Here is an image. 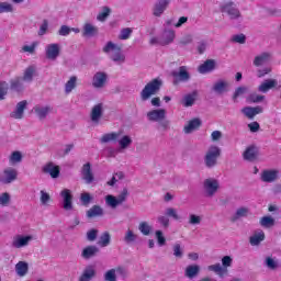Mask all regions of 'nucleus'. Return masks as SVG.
I'll return each mask as SVG.
<instances>
[{
	"mask_svg": "<svg viewBox=\"0 0 281 281\" xmlns=\"http://www.w3.org/2000/svg\"><path fill=\"white\" fill-rule=\"evenodd\" d=\"M233 265V259L231 256H224L222 258V266L221 263H214L210 265L207 267L209 271H213L215 274H217L221 279L225 278L229 273V268Z\"/></svg>",
	"mask_w": 281,
	"mask_h": 281,
	"instance_id": "f257e3e1",
	"label": "nucleus"
},
{
	"mask_svg": "<svg viewBox=\"0 0 281 281\" xmlns=\"http://www.w3.org/2000/svg\"><path fill=\"white\" fill-rule=\"evenodd\" d=\"M162 86V81L154 79L149 81L140 92L142 101H147L150 97L156 95Z\"/></svg>",
	"mask_w": 281,
	"mask_h": 281,
	"instance_id": "f03ea898",
	"label": "nucleus"
},
{
	"mask_svg": "<svg viewBox=\"0 0 281 281\" xmlns=\"http://www.w3.org/2000/svg\"><path fill=\"white\" fill-rule=\"evenodd\" d=\"M110 52H112L111 59L114 63L123 64L125 61V56L122 53V48L116 46L113 42H108L103 47L104 54H109Z\"/></svg>",
	"mask_w": 281,
	"mask_h": 281,
	"instance_id": "7ed1b4c3",
	"label": "nucleus"
},
{
	"mask_svg": "<svg viewBox=\"0 0 281 281\" xmlns=\"http://www.w3.org/2000/svg\"><path fill=\"white\" fill-rule=\"evenodd\" d=\"M128 195H130L128 189H123V191H121L117 198L111 194H108L105 196V204L108 206H111L112 209H117L119 205H122L126 201V198H128Z\"/></svg>",
	"mask_w": 281,
	"mask_h": 281,
	"instance_id": "20e7f679",
	"label": "nucleus"
},
{
	"mask_svg": "<svg viewBox=\"0 0 281 281\" xmlns=\"http://www.w3.org/2000/svg\"><path fill=\"white\" fill-rule=\"evenodd\" d=\"M221 157V149L216 145H211L205 156V165L207 168H213L217 165V160Z\"/></svg>",
	"mask_w": 281,
	"mask_h": 281,
	"instance_id": "39448f33",
	"label": "nucleus"
},
{
	"mask_svg": "<svg viewBox=\"0 0 281 281\" xmlns=\"http://www.w3.org/2000/svg\"><path fill=\"white\" fill-rule=\"evenodd\" d=\"M220 11L228 15L231 20H238L241 16V13L237 8V4L232 1L224 2L223 4H221Z\"/></svg>",
	"mask_w": 281,
	"mask_h": 281,
	"instance_id": "423d86ee",
	"label": "nucleus"
},
{
	"mask_svg": "<svg viewBox=\"0 0 281 281\" xmlns=\"http://www.w3.org/2000/svg\"><path fill=\"white\" fill-rule=\"evenodd\" d=\"M173 77V86H178L181 82H188L191 78V75L186 66H180L178 71L175 70L171 72Z\"/></svg>",
	"mask_w": 281,
	"mask_h": 281,
	"instance_id": "0eeeda50",
	"label": "nucleus"
},
{
	"mask_svg": "<svg viewBox=\"0 0 281 281\" xmlns=\"http://www.w3.org/2000/svg\"><path fill=\"white\" fill-rule=\"evenodd\" d=\"M81 176H82V180L86 181V183L90 184L94 182V173L91 170L90 162H87L81 167Z\"/></svg>",
	"mask_w": 281,
	"mask_h": 281,
	"instance_id": "6e6552de",
	"label": "nucleus"
},
{
	"mask_svg": "<svg viewBox=\"0 0 281 281\" xmlns=\"http://www.w3.org/2000/svg\"><path fill=\"white\" fill-rule=\"evenodd\" d=\"M44 175H50L53 179H58L60 176V167L54 166L53 162L46 164L42 169Z\"/></svg>",
	"mask_w": 281,
	"mask_h": 281,
	"instance_id": "1a4fd4ad",
	"label": "nucleus"
},
{
	"mask_svg": "<svg viewBox=\"0 0 281 281\" xmlns=\"http://www.w3.org/2000/svg\"><path fill=\"white\" fill-rule=\"evenodd\" d=\"M4 177H2V183H13L18 179V170L12 167H8L2 172Z\"/></svg>",
	"mask_w": 281,
	"mask_h": 281,
	"instance_id": "9d476101",
	"label": "nucleus"
},
{
	"mask_svg": "<svg viewBox=\"0 0 281 281\" xmlns=\"http://www.w3.org/2000/svg\"><path fill=\"white\" fill-rule=\"evenodd\" d=\"M243 114L248 119V120H254V117L258 114H261L263 112L262 106L257 105V106H245L241 110Z\"/></svg>",
	"mask_w": 281,
	"mask_h": 281,
	"instance_id": "9b49d317",
	"label": "nucleus"
},
{
	"mask_svg": "<svg viewBox=\"0 0 281 281\" xmlns=\"http://www.w3.org/2000/svg\"><path fill=\"white\" fill-rule=\"evenodd\" d=\"M216 68V61L214 59H206L204 61V64H201L198 68V71L201 75H206L210 74L212 71H214Z\"/></svg>",
	"mask_w": 281,
	"mask_h": 281,
	"instance_id": "f8f14e48",
	"label": "nucleus"
},
{
	"mask_svg": "<svg viewBox=\"0 0 281 281\" xmlns=\"http://www.w3.org/2000/svg\"><path fill=\"white\" fill-rule=\"evenodd\" d=\"M100 252V249L95 245H89L82 249L81 257L83 260H90Z\"/></svg>",
	"mask_w": 281,
	"mask_h": 281,
	"instance_id": "ddd939ff",
	"label": "nucleus"
},
{
	"mask_svg": "<svg viewBox=\"0 0 281 281\" xmlns=\"http://www.w3.org/2000/svg\"><path fill=\"white\" fill-rule=\"evenodd\" d=\"M167 111L164 109L151 110L147 113V117L151 122H159L166 120Z\"/></svg>",
	"mask_w": 281,
	"mask_h": 281,
	"instance_id": "4468645a",
	"label": "nucleus"
},
{
	"mask_svg": "<svg viewBox=\"0 0 281 281\" xmlns=\"http://www.w3.org/2000/svg\"><path fill=\"white\" fill-rule=\"evenodd\" d=\"M106 80H108V75L104 71H98L93 76L92 86L94 88H102L105 86Z\"/></svg>",
	"mask_w": 281,
	"mask_h": 281,
	"instance_id": "2eb2a0df",
	"label": "nucleus"
},
{
	"mask_svg": "<svg viewBox=\"0 0 281 281\" xmlns=\"http://www.w3.org/2000/svg\"><path fill=\"white\" fill-rule=\"evenodd\" d=\"M27 108V101H21L18 103L15 111H13L10 116L13 120H23L24 111Z\"/></svg>",
	"mask_w": 281,
	"mask_h": 281,
	"instance_id": "dca6fc26",
	"label": "nucleus"
},
{
	"mask_svg": "<svg viewBox=\"0 0 281 281\" xmlns=\"http://www.w3.org/2000/svg\"><path fill=\"white\" fill-rule=\"evenodd\" d=\"M31 239H32L31 236L18 235V236L13 237L12 247L15 249H21L23 247H26Z\"/></svg>",
	"mask_w": 281,
	"mask_h": 281,
	"instance_id": "f3484780",
	"label": "nucleus"
},
{
	"mask_svg": "<svg viewBox=\"0 0 281 281\" xmlns=\"http://www.w3.org/2000/svg\"><path fill=\"white\" fill-rule=\"evenodd\" d=\"M60 55V46L59 44H50L46 46V58L50 60H55Z\"/></svg>",
	"mask_w": 281,
	"mask_h": 281,
	"instance_id": "a211bd4d",
	"label": "nucleus"
},
{
	"mask_svg": "<svg viewBox=\"0 0 281 281\" xmlns=\"http://www.w3.org/2000/svg\"><path fill=\"white\" fill-rule=\"evenodd\" d=\"M60 196L64 198V209L66 211L72 210V194L70 189H64L60 191Z\"/></svg>",
	"mask_w": 281,
	"mask_h": 281,
	"instance_id": "6ab92c4d",
	"label": "nucleus"
},
{
	"mask_svg": "<svg viewBox=\"0 0 281 281\" xmlns=\"http://www.w3.org/2000/svg\"><path fill=\"white\" fill-rule=\"evenodd\" d=\"M204 188L210 196H213L218 190V181L216 179L209 178L204 181Z\"/></svg>",
	"mask_w": 281,
	"mask_h": 281,
	"instance_id": "aec40b11",
	"label": "nucleus"
},
{
	"mask_svg": "<svg viewBox=\"0 0 281 281\" xmlns=\"http://www.w3.org/2000/svg\"><path fill=\"white\" fill-rule=\"evenodd\" d=\"M97 274L95 267L93 265H89L83 269L82 274L79 278V281H91L94 279Z\"/></svg>",
	"mask_w": 281,
	"mask_h": 281,
	"instance_id": "412c9836",
	"label": "nucleus"
},
{
	"mask_svg": "<svg viewBox=\"0 0 281 281\" xmlns=\"http://www.w3.org/2000/svg\"><path fill=\"white\" fill-rule=\"evenodd\" d=\"M104 112V104L97 103L91 111L90 119L94 123H99L100 119L102 117V114Z\"/></svg>",
	"mask_w": 281,
	"mask_h": 281,
	"instance_id": "4be33fe9",
	"label": "nucleus"
},
{
	"mask_svg": "<svg viewBox=\"0 0 281 281\" xmlns=\"http://www.w3.org/2000/svg\"><path fill=\"white\" fill-rule=\"evenodd\" d=\"M169 4L170 0H158L153 10L154 16H160L164 12H166Z\"/></svg>",
	"mask_w": 281,
	"mask_h": 281,
	"instance_id": "5701e85b",
	"label": "nucleus"
},
{
	"mask_svg": "<svg viewBox=\"0 0 281 281\" xmlns=\"http://www.w3.org/2000/svg\"><path fill=\"white\" fill-rule=\"evenodd\" d=\"M176 34L172 30H165L160 36V45L161 46H167L172 44L175 41Z\"/></svg>",
	"mask_w": 281,
	"mask_h": 281,
	"instance_id": "b1692460",
	"label": "nucleus"
},
{
	"mask_svg": "<svg viewBox=\"0 0 281 281\" xmlns=\"http://www.w3.org/2000/svg\"><path fill=\"white\" fill-rule=\"evenodd\" d=\"M244 159L249 161V162H254L257 159L258 156V149L255 145H250L246 148V150L244 151Z\"/></svg>",
	"mask_w": 281,
	"mask_h": 281,
	"instance_id": "393cba45",
	"label": "nucleus"
},
{
	"mask_svg": "<svg viewBox=\"0 0 281 281\" xmlns=\"http://www.w3.org/2000/svg\"><path fill=\"white\" fill-rule=\"evenodd\" d=\"M278 170H265L263 173H261V181L272 183L278 179Z\"/></svg>",
	"mask_w": 281,
	"mask_h": 281,
	"instance_id": "a878e982",
	"label": "nucleus"
},
{
	"mask_svg": "<svg viewBox=\"0 0 281 281\" xmlns=\"http://www.w3.org/2000/svg\"><path fill=\"white\" fill-rule=\"evenodd\" d=\"M277 86L278 81L276 79H268L260 83L258 91L261 93H267L269 90L276 88Z\"/></svg>",
	"mask_w": 281,
	"mask_h": 281,
	"instance_id": "bb28decb",
	"label": "nucleus"
},
{
	"mask_svg": "<svg viewBox=\"0 0 281 281\" xmlns=\"http://www.w3.org/2000/svg\"><path fill=\"white\" fill-rule=\"evenodd\" d=\"M123 132L119 131V132H113V133H108V134H103L101 136L100 142L102 144L105 143H110V142H119L120 137L122 136Z\"/></svg>",
	"mask_w": 281,
	"mask_h": 281,
	"instance_id": "cd10ccee",
	"label": "nucleus"
},
{
	"mask_svg": "<svg viewBox=\"0 0 281 281\" xmlns=\"http://www.w3.org/2000/svg\"><path fill=\"white\" fill-rule=\"evenodd\" d=\"M229 82L228 81H215L212 90L217 94H223L228 91Z\"/></svg>",
	"mask_w": 281,
	"mask_h": 281,
	"instance_id": "c85d7f7f",
	"label": "nucleus"
},
{
	"mask_svg": "<svg viewBox=\"0 0 281 281\" xmlns=\"http://www.w3.org/2000/svg\"><path fill=\"white\" fill-rule=\"evenodd\" d=\"M201 126H202L201 119H193V120L189 121L188 125L184 126V132L187 134H190L193 131L199 130Z\"/></svg>",
	"mask_w": 281,
	"mask_h": 281,
	"instance_id": "c756f323",
	"label": "nucleus"
},
{
	"mask_svg": "<svg viewBox=\"0 0 281 281\" xmlns=\"http://www.w3.org/2000/svg\"><path fill=\"white\" fill-rule=\"evenodd\" d=\"M200 271H201V268L198 265H189L186 268L184 276L188 279L193 280L199 274Z\"/></svg>",
	"mask_w": 281,
	"mask_h": 281,
	"instance_id": "7c9ffc66",
	"label": "nucleus"
},
{
	"mask_svg": "<svg viewBox=\"0 0 281 281\" xmlns=\"http://www.w3.org/2000/svg\"><path fill=\"white\" fill-rule=\"evenodd\" d=\"M50 111L52 108L49 105H46L44 108L40 105L34 106V112L37 115V117H40V120H45Z\"/></svg>",
	"mask_w": 281,
	"mask_h": 281,
	"instance_id": "2f4dec72",
	"label": "nucleus"
},
{
	"mask_svg": "<svg viewBox=\"0 0 281 281\" xmlns=\"http://www.w3.org/2000/svg\"><path fill=\"white\" fill-rule=\"evenodd\" d=\"M111 244V235L108 231L102 233L100 236L99 241H97V245H99L101 248H106Z\"/></svg>",
	"mask_w": 281,
	"mask_h": 281,
	"instance_id": "473e14b6",
	"label": "nucleus"
},
{
	"mask_svg": "<svg viewBox=\"0 0 281 281\" xmlns=\"http://www.w3.org/2000/svg\"><path fill=\"white\" fill-rule=\"evenodd\" d=\"M266 238V235L263 231H260L259 233H256L254 236L249 237V244L252 246H258Z\"/></svg>",
	"mask_w": 281,
	"mask_h": 281,
	"instance_id": "72a5a7b5",
	"label": "nucleus"
},
{
	"mask_svg": "<svg viewBox=\"0 0 281 281\" xmlns=\"http://www.w3.org/2000/svg\"><path fill=\"white\" fill-rule=\"evenodd\" d=\"M104 215V211L101 209L100 205H93L89 211H87V216L89 218H93L95 216Z\"/></svg>",
	"mask_w": 281,
	"mask_h": 281,
	"instance_id": "f704fd0d",
	"label": "nucleus"
},
{
	"mask_svg": "<svg viewBox=\"0 0 281 281\" xmlns=\"http://www.w3.org/2000/svg\"><path fill=\"white\" fill-rule=\"evenodd\" d=\"M15 270L19 277H25L29 271V265L24 261H20L16 263Z\"/></svg>",
	"mask_w": 281,
	"mask_h": 281,
	"instance_id": "c9c22d12",
	"label": "nucleus"
},
{
	"mask_svg": "<svg viewBox=\"0 0 281 281\" xmlns=\"http://www.w3.org/2000/svg\"><path fill=\"white\" fill-rule=\"evenodd\" d=\"M36 74V67L30 66L23 74V81L31 82Z\"/></svg>",
	"mask_w": 281,
	"mask_h": 281,
	"instance_id": "e433bc0d",
	"label": "nucleus"
},
{
	"mask_svg": "<svg viewBox=\"0 0 281 281\" xmlns=\"http://www.w3.org/2000/svg\"><path fill=\"white\" fill-rule=\"evenodd\" d=\"M76 87H77V77L71 76L65 86L66 94H70Z\"/></svg>",
	"mask_w": 281,
	"mask_h": 281,
	"instance_id": "4c0bfd02",
	"label": "nucleus"
},
{
	"mask_svg": "<svg viewBox=\"0 0 281 281\" xmlns=\"http://www.w3.org/2000/svg\"><path fill=\"white\" fill-rule=\"evenodd\" d=\"M23 161V155L20 151L11 153L9 157L10 165L21 164Z\"/></svg>",
	"mask_w": 281,
	"mask_h": 281,
	"instance_id": "58836bf2",
	"label": "nucleus"
},
{
	"mask_svg": "<svg viewBox=\"0 0 281 281\" xmlns=\"http://www.w3.org/2000/svg\"><path fill=\"white\" fill-rule=\"evenodd\" d=\"M138 229L143 236H149L153 227L148 224V222H140Z\"/></svg>",
	"mask_w": 281,
	"mask_h": 281,
	"instance_id": "ea45409f",
	"label": "nucleus"
},
{
	"mask_svg": "<svg viewBox=\"0 0 281 281\" xmlns=\"http://www.w3.org/2000/svg\"><path fill=\"white\" fill-rule=\"evenodd\" d=\"M132 143H133V140H132L130 135H124L123 137H121L119 139V146H120L121 149L128 148Z\"/></svg>",
	"mask_w": 281,
	"mask_h": 281,
	"instance_id": "a19ab883",
	"label": "nucleus"
},
{
	"mask_svg": "<svg viewBox=\"0 0 281 281\" xmlns=\"http://www.w3.org/2000/svg\"><path fill=\"white\" fill-rule=\"evenodd\" d=\"M110 14H111V8L104 7L102 8V12H100L99 15H97V21L101 23L105 22Z\"/></svg>",
	"mask_w": 281,
	"mask_h": 281,
	"instance_id": "79ce46f5",
	"label": "nucleus"
},
{
	"mask_svg": "<svg viewBox=\"0 0 281 281\" xmlns=\"http://www.w3.org/2000/svg\"><path fill=\"white\" fill-rule=\"evenodd\" d=\"M98 33V29L94 27L93 25L87 23L83 25V36H93Z\"/></svg>",
	"mask_w": 281,
	"mask_h": 281,
	"instance_id": "37998d69",
	"label": "nucleus"
},
{
	"mask_svg": "<svg viewBox=\"0 0 281 281\" xmlns=\"http://www.w3.org/2000/svg\"><path fill=\"white\" fill-rule=\"evenodd\" d=\"M274 224H276V221L271 216H263L260 218L261 227H273Z\"/></svg>",
	"mask_w": 281,
	"mask_h": 281,
	"instance_id": "c03bdc74",
	"label": "nucleus"
},
{
	"mask_svg": "<svg viewBox=\"0 0 281 281\" xmlns=\"http://www.w3.org/2000/svg\"><path fill=\"white\" fill-rule=\"evenodd\" d=\"M270 56L271 55L269 53H263V54L257 56L254 60V65L257 66V67L261 66L262 64H265L269 59Z\"/></svg>",
	"mask_w": 281,
	"mask_h": 281,
	"instance_id": "a18cd8bd",
	"label": "nucleus"
},
{
	"mask_svg": "<svg viewBox=\"0 0 281 281\" xmlns=\"http://www.w3.org/2000/svg\"><path fill=\"white\" fill-rule=\"evenodd\" d=\"M132 34H133V30L131 27H124L120 32L119 40L121 41L130 40Z\"/></svg>",
	"mask_w": 281,
	"mask_h": 281,
	"instance_id": "49530a36",
	"label": "nucleus"
},
{
	"mask_svg": "<svg viewBox=\"0 0 281 281\" xmlns=\"http://www.w3.org/2000/svg\"><path fill=\"white\" fill-rule=\"evenodd\" d=\"M266 266H267L268 269H270L271 271H276V270L279 268L278 261H276L272 257H267V259H266Z\"/></svg>",
	"mask_w": 281,
	"mask_h": 281,
	"instance_id": "de8ad7c7",
	"label": "nucleus"
},
{
	"mask_svg": "<svg viewBox=\"0 0 281 281\" xmlns=\"http://www.w3.org/2000/svg\"><path fill=\"white\" fill-rule=\"evenodd\" d=\"M248 213H249V210H248L247 207H239V209L236 211V213H235V215H234V217H233V222L237 221V220L240 218V217L247 216Z\"/></svg>",
	"mask_w": 281,
	"mask_h": 281,
	"instance_id": "09e8293b",
	"label": "nucleus"
},
{
	"mask_svg": "<svg viewBox=\"0 0 281 281\" xmlns=\"http://www.w3.org/2000/svg\"><path fill=\"white\" fill-rule=\"evenodd\" d=\"M80 201L83 206H88L91 201H93V198L88 192H83L80 194Z\"/></svg>",
	"mask_w": 281,
	"mask_h": 281,
	"instance_id": "8fccbe9b",
	"label": "nucleus"
},
{
	"mask_svg": "<svg viewBox=\"0 0 281 281\" xmlns=\"http://www.w3.org/2000/svg\"><path fill=\"white\" fill-rule=\"evenodd\" d=\"M247 91H248V88H247V87H244V86L238 87V88L235 90L234 94H233V100L236 101L239 97H241V95H244L245 93H247Z\"/></svg>",
	"mask_w": 281,
	"mask_h": 281,
	"instance_id": "3c124183",
	"label": "nucleus"
},
{
	"mask_svg": "<svg viewBox=\"0 0 281 281\" xmlns=\"http://www.w3.org/2000/svg\"><path fill=\"white\" fill-rule=\"evenodd\" d=\"M52 202V198L49 193H47L45 190H41V203L43 205H48Z\"/></svg>",
	"mask_w": 281,
	"mask_h": 281,
	"instance_id": "603ef678",
	"label": "nucleus"
},
{
	"mask_svg": "<svg viewBox=\"0 0 281 281\" xmlns=\"http://www.w3.org/2000/svg\"><path fill=\"white\" fill-rule=\"evenodd\" d=\"M11 202V195L8 192L1 193L0 195V205L7 206Z\"/></svg>",
	"mask_w": 281,
	"mask_h": 281,
	"instance_id": "864d4df0",
	"label": "nucleus"
},
{
	"mask_svg": "<svg viewBox=\"0 0 281 281\" xmlns=\"http://www.w3.org/2000/svg\"><path fill=\"white\" fill-rule=\"evenodd\" d=\"M137 238V235L133 231L128 229L125 234L124 240L127 244L134 243Z\"/></svg>",
	"mask_w": 281,
	"mask_h": 281,
	"instance_id": "5fc2aeb1",
	"label": "nucleus"
},
{
	"mask_svg": "<svg viewBox=\"0 0 281 281\" xmlns=\"http://www.w3.org/2000/svg\"><path fill=\"white\" fill-rule=\"evenodd\" d=\"M246 41H247V37L244 34H237L232 37V42L239 45H244Z\"/></svg>",
	"mask_w": 281,
	"mask_h": 281,
	"instance_id": "6e6d98bb",
	"label": "nucleus"
},
{
	"mask_svg": "<svg viewBox=\"0 0 281 281\" xmlns=\"http://www.w3.org/2000/svg\"><path fill=\"white\" fill-rule=\"evenodd\" d=\"M194 97L192 94H187L183 99L184 108H191L194 104Z\"/></svg>",
	"mask_w": 281,
	"mask_h": 281,
	"instance_id": "4d7b16f0",
	"label": "nucleus"
},
{
	"mask_svg": "<svg viewBox=\"0 0 281 281\" xmlns=\"http://www.w3.org/2000/svg\"><path fill=\"white\" fill-rule=\"evenodd\" d=\"M104 280L105 281H117V278L115 276V269H111V270L106 271V273L104 274Z\"/></svg>",
	"mask_w": 281,
	"mask_h": 281,
	"instance_id": "13d9d810",
	"label": "nucleus"
},
{
	"mask_svg": "<svg viewBox=\"0 0 281 281\" xmlns=\"http://www.w3.org/2000/svg\"><path fill=\"white\" fill-rule=\"evenodd\" d=\"M166 216L172 217L176 221L180 218L178 211L172 207L166 210Z\"/></svg>",
	"mask_w": 281,
	"mask_h": 281,
	"instance_id": "bf43d9fd",
	"label": "nucleus"
},
{
	"mask_svg": "<svg viewBox=\"0 0 281 281\" xmlns=\"http://www.w3.org/2000/svg\"><path fill=\"white\" fill-rule=\"evenodd\" d=\"M202 222L201 216H198L195 214H190L189 216V224L190 225H200Z\"/></svg>",
	"mask_w": 281,
	"mask_h": 281,
	"instance_id": "052dcab7",
	"label": "nucleus"
},
{
	"mask_svg": "<svg viewBox=\"0 0 281 281\" xmlns=\"http://www.w3.org/2000/svg\"><path fill=\"white\" fill-rule=\"evenodd\" d=\"M98 234H99L98 229H90L87 233V239L89 241H95V239L98 238Z\"/></svg>",
	"mask_w": 281,
	"mask_h": 281,
	"instance_id": "680f3d73",
	"label": "nucleus"
},
{
	"mask_svg": "<svg viewBox=\"0 0 281 281\" xmlns=\"http://www.w3.org/2000/svg\"><path fill=\"white\" fill-rule=\"evenodd\" d=\"M265 100V95L252 93L249 95V101L252 103H259Z\"/></svg>",
	"mask_w": 281,
	"mask_h": 281,
	"instance_id": "e2e57ef3",
	"label": "nucleus"
},
{
	"mask_svg": "<svg viewBox=\"0 0 281 281\" xmlns=\"http://www.w3.org/2000/svg\"><path fill=\"white\" fill-rule=\"evenodd\" d=\"M155 236H156V239L158 240V244L160 247L166 245V237H164V235L160 231H156Z\"/></svg>",
	"mask_w": 281,
	"mask_h": 281,
	"instance_id": "0e129e2a",
	"label": "nucleus"
},
{
	"mask_svg": "<svg viewBox=\"0 0 281 281\" xmlns=\"http://www.w3.org/2000/svg\"><path fill=\"white\" fill-rule=\"evenodd\" d=\"M13 11V7L10 3L7 2H0V13H4V12H12Z\"/></svg>",
	"mask_w": 281,
	"mask_h": 281,
	"instance_id": "69168bd1",
	"label": "nucleus"
},
{
	"mask_svg": "<svg viewBox=\"0 0 281 281\" xmlns=\"http://www.w3.org/2000/svg\"><path fill=\"white\" fill-rule=\"evenodd\" d=\"M70 33H71V27L70 26L61 25L60 29L58 30V34L60 36H67Z\"/></svg>",
	"mask_w": 281,
	"mask_h": 281,
	"instance_id": "338daca9",
	"label": "nucleus"
},
{
	"mask_svg": "<svg viewBox=\"0 0 281 281\" xmlns=\"http://www.w3.org/2000/svg\"><path fill=\"white\" fill-rule=\"evenodd\" d=\"M11 89L20 92L23 91L24 87L23 83H21L19 80H15L11 82Z\"/></svg>",
	"mask_w": 281,
	"mask_h": 281,
	"instance_id": "774afa93",
	"label": "nucleus"
}]
</instances>
